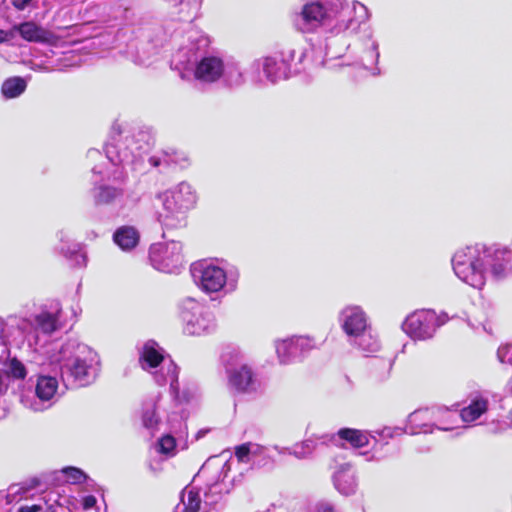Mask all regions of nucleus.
<instances>
[{
	"instance_id": "3c124183",
	"label": "nucleus",
	"mask_w": 512,
	"mask_h": 512,
	"mask_svg": "<svg viewBox=\"0 0 512 512\" xmlns=\"http://www.w3.org/2000/svg\"><path fill=\"white\" fill-rule=\"evenodd\" d=\"M87 157H88V159H90L92 161H96L102 157V154L97 149H90L87 152Z\"/></svg>"
},
{
	"instance_id": "c85d7f7f",
	"label": "nucleus",
	"mask_w": 512,
	"mask_h": 512,
	"mask_svg": "<svg viewBox=\"0 0 512 512\" xmlns=\"http://www.w3.org/2000/svg\"><path fill=\"white\" fill-rule=\"evenodd\" d=\"M15 35L18 33L24 40L36 43L52 44L56 37L54 34L34 22H24L14 25Z\"/></svg>"
},
{
	"instance_id": "603ef678",
	"label": "nucleus",
	"mask_w": 512,
	"mask_h": 512,
	"mask_svg": "<svg viewBox=\"0 0 512 512\" xmlns=\"http://www.w3.org/2000/svg\"><path fill=\"white\" fill-rule=\"evenodd\" d=\"M31 0H13V4L16 8L22 10L24 9Z\"/></svg>"
},
{
	"instance_id": "9b49d317",
	"label": "nucleus",
	"mask_w": 512,
	"mask_h": 512,
	"mask_svg": "<svg viewBox=\"0 0 512 512\" xmlns=\"http://www.w3.org/2000/svg\"><path fill=\"white\" fill-rule=\"evenodd\" d=\"M179 318L183 333L188 336L211 335L218 328L214 312L194 298L188 297L180 302Z\"/></svg>"
},
{
	"instance_id": "6e6d98bb",
	"label": "nucleus",
	"mask_w": 512,
	"mask_h": 512,
	"mask_svg": "<svg viewBox=\"0 0 512 512\" xmlns=\"http://www.w3.org/2000/svg\"><path fill=\"white\" fill-rule=\"evenodd\" d=\"M6 391V385L4 384V375L0 372V394Z\"/></svg>"
},
{
	"instance_id": "6ab92c4d",
	"label": "nucleus",
	"mask_w": 512,
	"mask_h": 512,
	"mask_svg": "<svg viewBox=\"0 0 512 512\" xmlns=\"http://www.w3.org/2000/svg\"><path fill=\"white\" fill-rule=\"evenodd\" d=\"M338 321L341 329L348 337V341L353 337L361 336L371 326L364 309L354 304L346 305L340 310Z\"/></svg>"
},
{
	"instance_id": "13d9d810",
	"label": "nucleus",
	"mask_w": 512,
	"mask_h": 512,
	"mask_svg": "<svg viewBox=\"0 0 512 512\" xmlns=\"http://www.w3.org/2000/svg\"><path fill=\"white\" fill-rule=\"evenodd\" d=\"M314 62H315V65H318V66H324L326 64L325 58H321V59L315 58Z\"/></svg>"
},
{
	"instance_id": "dca6fc26",
	"label": "nucleus",
	"mask_w": 512,
	"mask_h": 512,
	"mask_svg": "<svg viewBox=\"0 0 512 512\" xmlns=\"http://www.w3.org/2000/svg\"><path fill=\"white\" fill-rule=\"evenodd\" d=\"M149 259L158 271L178 273L183 264L182 245L177 241L152 244Z\"/></svg>"
},
{
	"instance_id": "c9c22d12",
	"label": "nucleus",
	"mask_w": 512,
	"mask_h": 512,
	"mask_svg": "<svg viewBox=\"0 0 512 512\" xmlns=\"http://www.w3.org/2000/svg\"><path fill=\"white\" fill-rule=\"evenodd\" d=\"M157 399L152 398L143 403L142 423L143 426L153 435L160 424V418L157 415Z\"/></svg>"
},
{
	"instance_id": "473e14b6",
	"label": "nucleus",
	"mask_w": 512,
	"mask_h": 512,
	"mask_svg": "<svg viewBox=\"0 0 512 512\" xmlns=\"http://www.w3.org/2000/svg\"><path fill=\"white\" fill-rule=\"evenodd\" d=\"M169 8L175 10L179 18L188 20L200 9L203 0H161Z\"/></svg>"
},
{
	"instance_id": "f03ea898",
	"label": "nucleus",
	"mask_w": 512,
	"mask_h": 512,
	"mask_svg": "<svg viewBox=\"0 0 512 512\" xmlns=\"http://www.w3.org/2000/svg\"><path fill=\"white\" fill-rule=\"evenodd\" d=\"M146 138L147 134L144 132L121 128L119 125L112 126L104 150L108 161L113 166H121V168H115L110 172L104 169L102 164L93 166V174L100 177L94 179L91 189V196L95 205H111L123 197L124 190L109 182L112 180L113 182L122 183L126 178L125 168L135 169L138 163L142 161L143 154L148 148Z\"/></svg>"
},
{
	"instance_id": "9d476101",
	"label": "nucleus",
	"mask_w": 512,
	"mask_h": 512,
	"mask_svg": "<svg viewBox=\"0 0 512 512\" xmlns=\"http://www.w3.org/2000/svg\"><path fill=\"white\" fill-rule=\"evenodd\" d=\"M220 359L229 390L239 394L257 391L259 387L257 375L240 350L229 347L221 354Z\"/></svg>"
},
{
	"instance_id": "ea45409f",
	"label": "nucleus",
	"mask_w": 512,
	"mask_h": 512,
	"mask_svg": "<svg viewBox=\"0 0 512 512\" xmlns=\"http://www.w3.org/2000/svg\"><path fill=\"white\" fill-rule=\"evenodd\" d=\"M6 375L14 379H24L27 375L25 365L17 358L8 359L6 365Z\"/></svg>"
},
{
	"instance_id": "aec40b11",
	"label": "nucleus",
	"mask_w": 512,
	"mask_h": 512,
	"mask_svg": "<svg viewBox=\"0 0 512 512\" xmlns=\"http://www.w3.org/2000/svg\"><path fill=\"white\" fill-rule=\"evenodd\" d=\"M61 318L62 307L59 302L55 301L27 319L33 323V332L40 340V334L50 336L62 327Z\"/></svg>"
},
{
	"instance_id": "c756f323",
	"label": "nucleus",
	"mask_w": 512,
	"mask_h": 512,
	"mask_svg": "<svg viewBox=\"0 0 512 512\" xmlns=\"http://www.w3.org/2000/svg\"><path fill=\"white\" fill-rule=\"evenodd\" d=\"M321 435H312L301 442L295 443L289 450V455L294 456L298 460L310 459L319 445H328L329 441H324Z\"/></svg>"
},
{
	"instance_id": "b1692460",
	"label": "nucleus",
	"mask_w": 512,
	"mask_h": 512,
	"mask_svg": "<svg viewBox=\"0 0 512 512\" xmlns=\"http://www.w3.org/2000/svg\"><path fill=\"white\" fill-rule=\"evenodd\" d=\"M434 414H445L449 417L455 416L447 408H424L412 412L407 419L409 428L406 430L407 433H429L432 432L430 429L433 426L432 415Z\"/></svg>"
},
{
	"instance_id": "2f4dec72",
	"label": "nucleus",
	"mask_w": 512,
	"mask_h": 512,
	"mask_svg": "<svg viewBox=\"0 0 512 512\" xmlns=\"http://www.w3.org/2000/svg\"><path fill=\"white\" fill-rule=\"evenodd\" d=\"M59 241L62 243L59 247L60 252L69 259H76L78 265L85 264V255L80 253L81 246L78 243L71 242L70 233L65 230H60L57 233Z\"/></svg>"
},
{
	"instance_id": "37998d69",
	"label": "nucleus",
	"mask_w": 512,
	"mask_h": 512,
	"mask_svg": "<svg viewBox=\"0 0 512 512\" xmlns=\"http://www.w3.org/2000/svg\"><path fill=\"white\" fill-rule=\"evenodd\" d=\"M374 433L377 434L380 439L387 440L407 432L401 427H384L381 430L374 431Z\"/></svg>"
},
{
	"instance_id": "0eeeda50",
	"label": "nucleus",
	"mask_w": 512,
	"mask_h": 512,
	"mask_svg": "<svg viewBox=\"0 0 512 512\" xmlns=\"http://www.w3.org/2000/svg\"><path fill=\"white\" fill-rule=\"evenodd\" d=\"M306 51L303 48H286L279 54L255 59L249 66L253 82L262 84L267 81L276 84L305 69Z\"/></svg>"
},
{
	"instance_id": "5701e85b",
	"label": "nucleus",
	"mask_w": 512,
	"mask_h": 512,
	"mask_svg": "<svg viewBox=\"0 0 512 512\" xmlns=\"http://www.w3.org/2000/svg\"><path fill=\"white\" fill-rule=\"evenodd\" d=\"M41 480L38 478L31 479L28 483L24 484H13L11 485L7 493L0 491V511L12 512V507H9L12 503H19L24 501L23 504L33 503V498H30V491L33 488L39 487Z\"/></svg>"
},
{
	"instance_id": "2eb2a0df",
	"label": "nucleus",
	"mask_w": 512,
	"mask_h": 512,
	"mask_svg": "<svg viewBox=\"0 0 512 512\" xmlns=\"http://www.w3.org/2000/svg\"><path fill=\"white\" fill-rule=\"evenodd\" d=\"M317 347L316 340L307 335H294L274 341L276 356L281 365L292 364Z\"/></svg>"
},
{
	"instance_id": "5fc2aeb1",
	"label": "nucleus",
	"mask_w": 512,
	"mask_h": 512,
	"mask_svg": "<svg viewBox=\"0 0 512 512\" xmlns=\"http://www.w3.org/2000/svg\"><path fill=\"white\" fill-rule=\"evenodd\" d=\"M273 448L280 455H286V454L289 455V450H291V447H280L277 445L274 446Z\"/></svg>"
},
{
	"instance_id": "412c9836",
	"label": "nucleus",
	"mask_w": 512,
	"mask_h": 512,
	"mask_svg": "<svg viewBox=\"0 0 512 512\" xmlns=\"http://www.w3.org/2000/svg\"><path fill=\"white\" fill-rule=\"evenodd\" d=\"M146 41H142L137 47L134 62L139 65H150L160 52L166 38L161 27H154L145 35Z\"/></svg>"
},
{
	"instance_id": "a211bd4d",
	"label": "nucleus",
	"mask_w": 512,
	"mask_h": 512,
	"mask_svg": "<svg viewBox=\"0 0 512 512\" xmlns=\"http://www.w3.org/2000/svg\"><path fill=\"white\" fill-rule=\"evenodd\" d=\"M334 488L344 496L354 495L359 486L357 471L350 462H340L334 458L329 464Z\"/></svg>"
},
{
	"instance_id": "6e6552de",
	"label": "nucleus",
	"mask_w": 512,
	"mask_h": 512,
	"mask_svg": "<svg viewBox=\"0 0 512 512\" xmlns=\"http://www.w3.org/2000/svg\"><path fill=\"white\" fill-rule=\"evenodd\" d=\"M156 198L163 210L158 213L159 223L168 229L183 228L187 225L186 214L197 202V194L188 182H180L170 189L160 192Z\"/></svg>"
},
{
	"instance_id": "cd10ccee",
	"label": "nucleus",
	"mask_w": 512,
	"mask_h": 512,
	"mask_svg": "<svg viewBox=\"0 0 512 512\" xmlns=\"http://www.w3.org/2000/svg\"><path fill=\"white\" fill-rule=\"evenodd\" d=\"M148 162L161 172L176 168L184 169L189 165L188 157L183 152L176 150L159 151L150 156Z\"/></svg>"
},
{
	"instance_id": "4d7b16f0",
	"label": "nucleus",
	"mask_w": 512,
	"mask_h": 512,
	"mask_svg": "<svg viewBox=\"0 0 512 512\" xmlns=\"http://www.w3.org/2000/svg\"><path fill=\"white\" fill-rule=\"evenodd\" d=\"M207 433V430H199L195 437H194V440L197 441L199 440L201 437H203L205 434Z\"/></svg>"
},
{
	"instance_id": "72a5a7b5",
	"label": "nucleus",
	"mask_w": 512,
	"mask_h": 512,
	"mask_svg": "<svg viewBox=\"0 0 512 512\" xmlns=\"http://www.w3.org/2000/svg\"><path fill=\"white\" fill-rule=\"evenodd\" d=\"M488 410V400L482 395L475 396L467 407H464L459 416L463 422L470 423L479 419Z\"/></svg>"
},
{
	"instance_id": "bb28decb",
	"label": "nucleus",
	"mask_w": 512,
	"mask_h": 512,
	"mask_svg": "<svg viewBox=\"0 0 512 512\" xmlns=\"http://www.w3.org/2000/svg\"><path fill=\"white\" fill-rule=\"evenodd\" d=\"M373 437L369 432L352 428H342L337 433H326L322 439L335 446H344L349 443L354 448H361L369 444V438Z\"/></svg>"
},
{
	"instance_id": "a19ab883",
	"label": "nucleus",
	"mask_w": 512,
	"mask_h": 512,
	"mask_svg": "<svg viewBox=\"0 0 512 512\" xmlns=\"http://www.w3.org/2000/svg\"><path fill=\"white\" fill-rule=\"evenodd\" d=\"M455 416H447L445 414H434L432 415L433 426L438 430L450 431L453 429V424L457 421L458 414L456 411L449 410Z\"/></svg>"
},
{
	"instance_id": "20e7f679",
	"label": "nucleus",
	"mask_w": 512,
	"mask_h": 512,
	"mask_svg": "<svg viewBox=\"0 0 512 512\" xmlns=\"http://www.w3.org/2000/svg\"><path fill=\"white\" fill-rule=\"evenodd\" d=\"M452 268L463 283L481 290L488 277L494 281L512 277V250L500 244L467 246L455 252Z\"/></svg>"
},
{
	"instance_id": "4468645a",
	"label": "nucleus",
	"mask_w": 512,
	"mask_h": 512,
	"mask_svg": "<svg viewBox=\"0 0 512 512\" xmlns=\"http://www.w3.org/2000/svg\"><path fill=\"white\" fill-rule=\"evenodd\" d=\"M0 331L1 343L5 346L21 347L25 342L29 347L38 346L40 340L33 332V323L27 318L10 316L3 319Z\"/></svg>"
},
{
	"instance_id": "7c9ffc66",
	"label": "nucleus",
	"mask_w": 512,
	"mask_h": 512,
	"mask_svg": "<svg viewBox=\"0 0 512 512\" xmlns=\"http://www.w3.org/2000/svg\"><path fill=\"white\" fill-rule=\"evenodd\" d=\"M139 232L133 226H121L113 234V240L124 251L135 248L139 242Z\"/></svg>"
},
{
	"instance_id": "4be33fe9",
	"label": "nucleus",
	"mask_w": 512,
	"mask_h": 512,
	"mask_svg": "<svg viewBox=\"0 0 512 512\" xmlns=\"http://www.w3.org/2000/svg\"><path fill=\"white\" fill-rule=\"evenodd\" d=\"M141 367L150 372L155 379V374H166L169 360L164 358V350L153 340L147 341L140 352Z\"/></svg>"
},
{
	"instance_id": "c03bdc74",
	"label": "nucleus",
	"mask_w": 512,
	"mask_h": 512,
	"mask_svg": "<svg viewBox=\"0 0 512 512\" xmlns=\"http://www.w3.org/2000/svg\"><path fill=\"white\" fill-rule=\"evenodd\" d=\"M235 457L239 462L252 463L250 456V442L241 444L235 448Z\"/></svg>"
},
{
	"instance_id": "f3484780",
	"label": "nucleus",
	"mask_w": 512,
	"mask_h": 512,
	"mask_svg": "<svg viewBox=\"0 0 512 512\" xmlns=\"http://www.w3.org/2000/svg\"><path fill=\"white\" fill-rule=\"evenodd\" d=\"M77 499L70 501L68 496L49 492L44 496L33 499L31 504H21L15 512H72L77 509Z\"/></svg>"
},
{
	"instance_id": "8fccbe9b",
	"label": "nucleus",
	"mask_w": 512,
	"mask_h": 512,
	"mask_svg": "<svg viewBox=\"0 0 512 512\" xmlns=\"http://www.w3.org/2000/svg\"><path fill=\"white\" fill-rule=\"evenodd\" d=\"M15 37V29L14 26L10 30H2L0 29V44L4 42H8Z\"/></svg>"
},
{
	"instance_id": "4c0bfd02",
	"label": "nucleus",
	"mask_w": 512,
	"mask_h": 512,
	"mask_svg": "<svg viewBox=\"0 0 512 512\" xmlns=\"http://www.w3.org/2000/svg\"><path fill=\"white\" fill-rule=\"evenodd\" d=\"M379 57V43L377 40L370 38L369 44L365 49L364 55L362 57V63L366 69L371 70L373 75L380 74V69L377 66Z\"/></svg>"
},
{
	"instance_id": "f8f14e48",
	"label": "nucleus",
	"mask_w": 512,
	"mask_h": 512,
	"mask_svg": "<svg viewBox=\"0 0 512 512\" xmlns=\"http://www.w3.org/2000/svg\"><path fill=\"white\" fill-rule=\"evenodd\" d=\"M446 313L437 314L431 309L410 313L403 321V332L413 340L425 341L433 338L438 328L448 321Z\"/></svg>"
},
{
	"instance_id": "423d86ee",
	"label": "nucleus",
	"mask_w": 512,
	"mask_h": 512,
	"mask_svg": "<svg viewBox=\"0 0 512 512\" xmlns=\"http://www.w3.org/2000/svg\"><path fill=\"white\" fill-rule=\"evenodd\" d=\"M59 364L64 382L77 386H88L98 377L100 360L98 354L76 338L67 339L53 355Z\"/></svg>"
},
{
	"instance_id": "f704fd0d",
	"label": "nucleus",
	"mask_w": 512,
	"mask_h": 512,
	"mask_svg": "<svg viewBox=\"0 0 512 512\" xmlns=\"http://www.w3.org/2000/svg\"><path fill=\"white\" fill-rule=\"evenodd\" d=\"M307 500L298 496H279L270 503L265 512L275 510H286L289 512L300 511L306 509Z\"/></svg>"
},
{
	"instance_id": "864d4df0",
	"label": "nucleus",
	"mask_w": 512,
	"mask_h": 512,
	"mask_svg": "<svg viewBox=\"0 0 512 512\" xmlns=\"http://www.w3.org/2000/svg\"><path fill=\"white\" fill-rule=\"evenodd\" d=\"M31 69L34 71H41V72H51L52 71V69H50L49 67L44 66L42 64H33L31 66Z\"/></svg>"
},
{
	"instance_id": "a18cd8bd",
	"label": "nucleus",
	"mask_w": 512,
	"mask_h": 512,
	"mask_svg": "<svg viewBox=\"0 0 512 512\" xmlns=\"http://www.w3.org/2000/svg\"><path fill=\"white\" fill-rule=\"evenodd\" d=\"M497 356L500 362L512 365V344L500 346L497 351Z\"/></svg>"
},
{
	"instance_id": "49530a36",
	"label": "nucleus",
	"mask_w": 512,
	"mask_h": 512,
	"mask_svg": "<svg viewBox=\"0 0 512 512\" xmlns=\"http://www.w3.org/2000/svg\"><path fill=\"white\" fill-rule=\"evenodd\" d=\"M267 448L250 442V456L252 458V464H256L260 457L266 456Z\"/></svg>"
},
{
	"instance_id": "e433bc0d",
	"label": "nucleus",
	"mask_w": 512,
	"mask_h": 512,
	"mask_svg": "<svg viewBox=\"0 0 512 512\" xmlns=\"http://www.w3.org/2000/svg\"><path fill=\"white\" fill-rule=\"evenodd\" d=\"M27 88V81L20 77L14 76L7 78L2 86L1 93L5 99H14L21 96Z\"/></svg>"
},
{
	"instance_id": "ddd939ff",
	"label": "nucleus",
	"mask_w": 512,
	"mask_h": 512,
	"mask_svg": "<svg viewBox=\"0 0 512 512\" xmlns=\"http://www.w3.org/2000/svg\"><path fill=\"white\" fill-rule=\"evenodd\" d=\"M57 391V378L40 375L33 387L23 390L20 401L25 408L42 412L51 408L57 401Z\"/></svg>"
},
{
	"instance_id": "de8ad7c7",
	"label": "nucleus",
	"mask_w": 512,
	"mask_h": 512,
	"mask_svg": "<svg viewBox=\"0 0 512 512\" xmlns=\"http://www.w3.org/2000/svg\"><path fill=\"white\" fill-rule=\"evenodd\" d=\"M315 512H334L335 505L327 499H321L315 504Z\"/></svg>"
},
{
	"instance_id": "79ce46f5",
	"label": "nucleus",
	"mask_w": 512,
	"mask_h": 512,
	"mask_svg": "<svg viewBox=\"0 0 512 512\" xmlns=\"http://www.w3.org/2000/svg\"><path fill=\"white\" fill-rule=\"evenodd\" d=\"M175 447L176 439L170 434L162 436L156 444L157 451L168 456L174 455Z\"/></svg>"
},
{
	"instance_id": "f257e3e1",
	"label": "nucleus",
	"mask_w": 512,
	"mask_h": 512,
	"mask_svg": "<svg viewBox=\"0 0 512 512\" xmlns=\"http://www.w3.org/2000/svg\"><path fill=\"white\" fill-rule=\"evenodd\" d=\"M370 17L369 9L357 0H314L301 7L293 23L302 33L325 36L324 57L336 59L348 49L349 39L358 34Z\"/></svg>"
},
{
	"instance_id": "39448f33",
	"label": "nucleus",
	"mask_w": 512,
	"mask_h": 512,
	"mask_svg": "<svg viewBox=\"0 0 512 512\" xmlns=\"http://www.w3.org/2000/svg\"><path fill=\"white\" fill-rule=\"evenodd\" d=\"M230 465L217 457L208 459L198 471L193 482L180 494V502L174 512H209L224 493L229 492L226 482Z\"/></svg>"
},
{
	"instance_id": "393cba45",
	"label": "nucleus",
	"mask_w": 512,
	"mask_h": 512,
	"mask_svg": "<svg viewBox=\"0 0 512 512\" xmlns=\"http://www.w3.org/2000/svg\"><path fill=\"white\" fill-rule=\"evenodd\" d=\"M178 374H179V368L177 365L170 361L169 365L167 366V373L166 374H155V381L158 385H170V391L173 395L174 399L178 402H189L191 401L195 395H196V388H189L185 389L183 391H180V385L178 381Z\"/></svg>"
},
{
	"instance_id": "58836bf2",
	"label": "nucleus",
	"mask_w": 512,
	"mask_h": 512,
	"mask_svg": "<svg viewBox=\"0 0 512 512\" xmlns=\"http://www.w3.org/2000/svg\"><path fill=\"white\" fill-rule=\"evenodd\" d=\"M349 342L367 354L375 353L380 349V342L378 338L372 334L371 328L363 332L361 336L353 337Z\"/></svg>"
},
{
	"instance_id": "1a4fd4ad",
	"label": "nucleus",
	"mask_w": 512,
	"mask_h": 512,
	"mask_svg": "<svg viewBox=\"0 0 512 512\" xmlns=\"http://www.w3.org/2000/svg\"><path fill=\"white\" fill-rule=\"evenodd\" d=\"M191 275L196 286L205 294H230L237 289L239 273L208 261H198L191 265Z\"/></svg>"
},
{
	"instance_id": "7ed1b4c3",
	"label": "nucleus",
	"mask_w": 512,
	"mask_h": 512,
	"mask_svg": "<svg viewBox=\"0 0 512 512\" xmlns=\"http://www.w3.org/2000/svg\"><path fill=\"white\" fill-rule=\"evenodd\" d=\"M208 47L206 36L194 29L187 31L172 55L171 68L178 71L182 79L193 78L203 84L221 83L230 88L243 85L245 76L240 64L208 53Z\"/></svg>"
},
{
	"instance_id": "a878e982",
	"label": "nucleus",
	"mask_w": 512,
	"mask_h": 512,
	"mask_svg": "<svg viewBox=\"0 0 512 512\" xmlns=\"http://www.w3.org/2000/svg\"><path fill=\"white\" fill-rule=\"evenodd\" d=\"M44 481L47 484L58 485L61 482L69 484H82L85 483L87 487H92L94 481L80 468L74 466H67L60 470H54L43 475Z\"/></svg>"
},
{
	"instance_id": "09e8293b",
	"label": "nucleus",
	"mask_w": 512,
	"mask_h": 512,
	"mask_svg": "<svg viewBox=\"0 0 512 512\" xmlns=\"http://www.w3.org/2000/svg\"><path fill=\"white\" fill-rule=\"evenodd\" d=\"M96 502H97V500H96L95 496H93V495H87V496H83V497L81 498V503H80V505H81V507H82L84 510H90V509H92V508H94V507H95Z\"/></svg>"
}]
</instances>
